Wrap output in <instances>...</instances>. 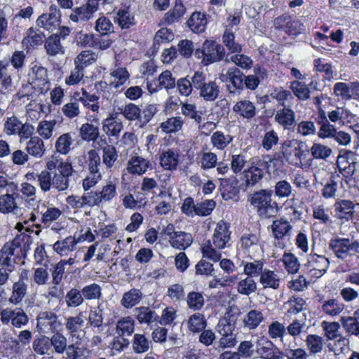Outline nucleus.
<instances>
[{"label": "nucleus", "instance_id": "f8f14e48", "mask_svg": "<svg viewBox=\"0 0 359 359\" xmlns=\"http://www.w3.org/2000/svg\"><path fill=\"white\" fill-rule=\"evenodd\" d=\"M19 199L20 192L18 187L16 189H11L8 187L7 192L0 196V212L21 215L22 208L18 205Z\"/></svg>", "mask_w": 359, "mask_h": 359}, {"label": "nucleus", "instance_id": "0e129e2a", "mask_svg": "<svg viewBox=\"0 0 359 359\" xmlns=\"http://www.w3.org/2000/svg\"><path fill=\"white\" fill-rule=\"evenodd\" d=\"M255 107L250 101H241L233 107V111L246 118H250L255 114Z\"/></svg>", "mask_w": 359, "mask_h": 359}, {"label": "nucleus", "instance_id": "a18cd8bd", "mask_svg": "<svg viewBox=\"0 0 359 359\" xmlns=\"http://www.w3.org/2000/svg\"><path fill=\"white\" fill-rule=\"evenodd\" d=\"M60 20L54 15L51 16L48 13L41 15L36 20V25L46 30L53 32L59 26Z\"/></svg>", "mask_w": 359, "mask_h": 359}, {"label": "nucleus", "instance_id": "5fc2aeb1", "mask_svg": "<svg viewBox=\"0 0 359 359\" xmlns=\"http://www.w3.org/2000/svg\"><path fill=\"white\" fill-rule=\"evenodd\" d=\"M118 156L116 149L113 145L107 144L102 148V162L107 168L114 165Z\"/></svg>", "mask_w": 359, "mask_h": 359}, {"label": "nucleus", "instance_id": "0eeeda50", "mask_svg": "<svg viewBox=\"0 0 359 359\" xmlns=\"http://www.w3.org/2000/svg\"><path fill=\"white\" fill-rule=\"evenodd\" d=\"M303 266L309 276L319 278L327 272L330 262L325 256L311 252Z\"/></svg>", "mask_w": 359, "mask_h": 359}, {"label": "nucleus", "instance_id": "79ce46f5", "mask_svg": "<svg viewBox=\"0 0 359 359\" xmlns=\"http://www.w3.org/2000/svg\"><path fill=\"white\" fill-rule=\"evenodd\" d=\"M45 35L43 33L37 29L30 27L27 31V36L23 39V43L27 47H35L42 44Z\"/></svg>", "mask_w": 359, "mask_h": 359}, {"label": "nucleus", "instance_id": "774afa93", "mask_svg": "<svg viewBox=\"0 0 359 359\" xmlns=\"http://www.w3.org/2000/svg\"><path fill=\"white\" fill-rule=\"evenodd\" d=\"M283 356L287 357V359H307L308 354L306 351L302 348H292L290 344L283 343Z\"/></svg>", "mask_w": 359, "mask_h": 359}, {"label": "nucleus", "instance_id": "a211bd4d", "mask_svg": "<svg viewBox=\"0 0 359 359\" xmlns=\"http://www.w3.org/2000/svg\"><path fill=\"white\" fill-rule=\"evenodd\" d=\"M97 9V2L88 0L86 4L75 8L69 15V19L76 23L87 21L93 17Z\"/></svg>", "mask_w": 359, "mask_h": 359}, {"label": "nucleus", "instance_id": "6ab92c4d", "mask_svg": "<svg viewBox=\"0 0 359 359\" xmlns=\"http://www.w3.org/2000/svg\"><path fill=\"white\" fill-rule=\"evenodd\" d=\"M259 283L264 290H276L280 286L282 278L277 270L265 268L259 278Z\"/></svg>", "mask_w": 359, "mask_h": 359}, {"label": "nucleus", "instance_id": "a878e982", "mask_svg": "<svg viewBox=\"0 0 359 359\" xmlns=\"http://www.w3.org/2000/svg\"><path fill=\"white\" fill-rule=\"evenodd\" d=\"M78 241L74 236H67L65 238L58 240L53 245V249L60 256H67L75 250Z\"/></svg>", "mask_w": 359, "mask_h": 359}, {"label": "nucleus", "instance_id": "09e8293b", "mask_svg": "<svg viewBox=\"0 0 359 359\" xmlns=\"http://www.w3.org/2000/svg\"><path fill=\"white\" fill-rule=\"evenodd\" d=\"M197 161L201 169L208 170L213 168L217 165V156L211 151H202L197 156Z\"/></svg>", "mask_w": 359, "mask_h": 359}, {"label": "nucleus", "instance_id": "58836bf2", "mask_svg": "<svg viewBox=\"0 0 359 359\" xmlns=\"http://www.w3.org/2000/svg\"><path fill=\"white\" fill-rule=\"evenodd\" d=\"M241 245L248 254H254L261 249L259 237L252 233L243 236L241 238Z\"/></svg>", "mask_w": 359, "mask_h": 359}, {"label": "nucleus", "instance_id": "9b49d317", "mask_svg": "<svg viewBox=\"0 0 359 359\" xmlns=\"http://www.w3.org/2000/svg\"><path fill=\"white\" fill-rule=\"evenodd\" d=\"M302 146V142L296 140H286L283 142L282 154L288 163L295 167L302 166V157L304 153Z\"/></svg>", "mask_w": 359, "mask_h": 359}, {"label": "nucleus", "instance_id": "052dcab7", "mask_svg": "<svg viewBox=\"0 0 359 359\" xmlns=\"http://www.w3.org/2000/svg\"><path fill=\"white\" fill-rule=\"evenodd\" d=\"M321 327L324 331L325 336L328 340H334L341 335L339 333L340 324L338 322H328L324 320L321 323Z\"/></svg>", "mask_w": 359, "mask_h": 359}, {"label": "nucleus", "instance_id": "423d86ee", "mask_svg": "<svg viewBox=\"0 0 359 359\" xmlns=\"http://www.w3.org/2000/svg\"><path fill=\"white\" fill-rule=\"evenodd\" d=\"M224 55V48L214 41L206 40L202 48L195 50V56L202 60L204 65H208L220 60Z\"/></svg>", "mask_w": 359, "mask_h": 359}, {"label": "nucleus", "instance_id": "864d4df0", "mask_svg": "<svg viewBox=\"0 0 359 359\" xmlns=\"http://www.w3.org/2000/svg\"><path fill=\"white\" fill-rule=\"evenodd\" d=\"M232 140L231 135H224L222 131L215 132L210 137L212 146L219 150L225 149L232 142Z\"/></svg>", "mask_w": 359, "mask_h": 359}, {"label": "nucleus", "instance_id": "bf43d9fd", "mask_svg": "<svg viewBox=\"0 0 359 359\" xmlns=\"http://www.w3.org/2000/svg\"><path fill=\"white\" fill-rule=\"evenodd\" d=\"M84 300H96L102 297V287L97 283L85 285L81 289Z\"/></svg>", "mask_w": 359, "mask_h": 359}, {"label": "nucleus", "instance_id": "cd10ccee", "mask_svg": "<svg viewBox=\"0 0 359 359\" xmlns=\"http://www.w3.org/2000/svg\"><path fill=\"white\" fill-rule=\"evenodd\" d=\"M295 116L294 111L289 108H283L277 111L274 119L284 130H290L294 127Z\"/></svg>", "mask_w": 359, "mask_h": 359}, {"label": "nucleus", "instance_id": "dca6fc26", "mask_svg": "<svg viewBox=\"0 0 359 359\" xmlns=\"http://www.w3.org/2000/svg\"><path fill=\"white\" fill-rule=\"evenodd\" d=\"M29 83L32 90H48L46 69L37 64L34 65L29 74Z\"/></svg>", "mask_w": 359, "mask_h": 359}, {"label": "nucleus", "instance_id": "c85d7f7f", "mask_svg": "<svg viewBox=\"0 0 359 359\" xmlns=\"http://www.w3.org/2000/svg\"><path fill=\"white\" fill-rule=\"evenodd\" d=\"M44 48L47 54L51 56L62 55L65 53V48L57 34H52L46 39Z\"/></svg>", "mask_w": 359, "mask_h": 359}, {"label": "nucleus", "instance_id": "5701e85b", "mask_svg": "<svg viewBox=\"0 0 359 359\" xmlns=\"http://www.w3.org/2000/svg\"><path fill=\"white\" fill-rule=\"evenodd\" d=\"M271 233L276 240L280 241L290 238L292 226L285 218H279L273 220L271 225Z\"/></svg>", "mask_w": 359, "mask_h": 359}, {"label": "nucleus", "instance_id": "338daca9", "mask_svg": "<svg viewBox=\"0 0 359 359\" xmlns=\"http://www.w3.org/2000/svg\"><path fill=\"white\" fill-rule=\"evenodd\" d=\"M65 301L67 307L79 306L84 302L81 290L76 288H72L67 292L65 296Z\"/></svg>", "mask_w": 359, "mask_h": 359}, {"label": "nucleus", "instance_id": "a19ab883", "mask_svg": "<svg viewBox=\"0 0 359 359\" xmlns=\"http://www.w3.org/2000/svg\"><path fill=\"white\" fill-rule=\"evenodd\" d=\"M207 20L204 14L194 13L187 20V25L195 33H200L205 29Z\"/></svg>", "mask_w": 359, "mask_h": 359}, {"label": "nucleus", "instance_id": "49530a36", "mask_svg": "<svg viewBox=\"0 0 359 359\" xmlns=\"http://www.w3.org/2000/svg\"><path fill=\"white\" fill-rule=\"evenodd\" d=\"M81 138L87 142H95L99 136V128L91 123H86L79 129Z\"/></svg>", "mask_w": 359, "mask_h": 359}, {"label": "nucleus", "instance_id": "72a5a7b5", "mask_svg": "<svg viewBox=\"0 0 359 359\" xmlns=\"http://www.w3.org/2000/svg\"><path fill=\"white\" fill-rule=\"evenodd\" d=\"M132 349L137 354L147 352L151 347V341L143 334H134L132 341Z\"/></svg>", "mask_w": 359, "mask_h": 359}, {"label": "nucleus", "instance_id": "3c124183", "mask_svg": "<svg viewBox=\"0 0 359 359\" xmlns=\"http://www.w3.org/2000/svg\"><path fill=\"white\" fill-rule=\"evenodd\" d=\"M286 328L283 323H280L278 320L272 321L268 326V336L271 339L276 340L280 339L281 342L283 344V337L285 334Z\"/></svg>", "mask_w": 359, "mask_h": 359}, {"label": "nucleus", "instance_id": "8fccbe9b", "mask_svg": "<svg viewBox=\"0 0 359 359\" xmlns=\"http://www.w3.org/2000/svg\"><path fill=\"white\" fill-rule=\"evenodd\" d=\"M129 77V74L125 68H118L111 73L109 81L110 88H118L124 84Z\"/></svg>", "mask_w": 359, "mask_h": 359}, {"label": "nucleus", "instance_id": "4468645a", "mask_svg": "<svg viewBox=\"0 0 359 359\" xmlns=\"http://www.w3.org/2000/svg\"><path fill=\"white\" fill-rule=\"evenodd\" d=\"M151 164L149 160L133 151L127 162L126 170L133 175H142L151 168Z\"/></svg>", "mask_w": 359, "mask_h": 359}, {"label": "nucleus", "instance_id": "603ef678", "mask_svg": "<svg viewBox=\"0 0 359 359\" xmlns=\"http://www.w3.org/2000/svg\"><path fill=\"white\" fill-rule=\"evenodd\" d=\"M50 347L53 346L55 352L58 354H62L67 349V339L65 335L57 331L49 338Z\"/></svg>", "mask_w": 359, "mask_h": 359}, {"label": "nucleus", "instance_id": "412c9836", "mask_svg": "<svg viewBox=\"0 0 359 359\" xmlns=\"http://www.w3.org/2000/svg\"><path fill=\"white\" fill-rule=\"evenodd\" d=\"M319 309L326 316L335 317L339 316L345 309V305L337 299L332 298L319 300Z\"/></svg>", "mask_w": 359, "mask_h": 359}, {"label": "nucleus", "instance_id": "39448f33", "mask_svg": "<svg viewBox=\"0 0 359 359\" xmlns=\"http://www.w3.org/2000/svg\"><path fill=\"white\" fill-rule=\"evenodd\" d=\"M269 161H272V159L270 158L268 161L258 158H252L250 166L243 172V186L245 190L253 187L261 182L264 176L265 170L268 168Z\"/></svg>", "mask_w": 359, "mask_h": 359}, {"label": "nucleus", "instance_id": "13d9d810", "mask_svg": "<svg viewBox=\"0 0 359 359\" xmlns=\"http://www.w3.org/2000/svg\"><path fill=\"white\" fill-rule=\"evenodd\" d=\"M343 328L349 335L359 336V321L351 316H342L339 320Z\"/></svg>", "mask_w": 359, "mask_h": 359}, {"label": "nucleus", "instance_id": "6e6d98bb", "mask_svg": "<svg viewBox=\"0 0 359 359\" xmlns=\"http://www.w3.org/2000/svg\"><path fill=\"white\" fill-rule=\"evenodd\" d=\"M134 17L127 9H120L114 17V22L122 29L129 28L135 24Z\"/></svg>", "mask_w": 359, "mask_h": 359}, {"label": "nucleus", "instance_id": "c03bdc74", "mask_svg": "<svg viewBox=\"0 0 359 359\" xmlns=\"http://www.w3.org/2000/svg\"><path fill=\"white\" fill-rule=\"evenodd\" d=\"M236 289L239 294L248 296L256 292L257 284L253 278L247 276L238 283Z\"/></svg>", "mask_w": 359, "mask_h": 359}, {"label": "nucleus", "instance_id": "1a4fd4ad", "mask_svg": "<svg viewBox=\"0 0 359 359\" xmlns=\"http://www.w3.org/2000/svg\"><path fill=\"white\" fill-rule=\"evenodd\" d=\"M177 90H217V86L214 81H207L205 76L199 72H195L191 80L187 78H182L177 82Z\"/></svg>", "mask_w": 359, "mask_h": 359}, {"label": "nucleus", "instance_id": "680f3d73", "mask_svg": "<svg viewBox=\"0 0 359 359\" xmlns=\"http://www.w3.org/2000/svg\"><path fill=\"white\" fill-rule=\"evenodd\" d=\"M135 322L129 316L120 319L116 324V332L119 336L130 335L135 329Z\"/></svg>", "mask_w": 359, "mask_h": 359}, {"label": "nucleus", "instance_id": "bb28decb", "mask_svg": "<svg viewBox=\"0 0 359 359\" xmlns=\"http://www.w3.org/2000/svg\"><path fill=\"white\" fill-rule=\"evenodd\" d=\"M221 79L226 83L227 90L235 88L240 90L243 86V76L238 69H229L226 74H222Z\"/></svg>", "mask_w": 359, "mask_h": 359}, {"label": "nucleus", "instance_id": "f257e3e1", "mask_svg": "<svg viewBox=\"0 0 359 359\" xmlns=\"http://www.w3.org/2000/svg\"><path fill=\"white\" fill-rule=\"evenodd\" d=\"M230 224L220 220L214 230L211 240L208 241L201 247L203 256L213 262L220 260V250L227 247L231 239Z\"/></svg>", "mask_w": 359, "mask_h": 359}, {"label": "nucleus", "instance_id": "f704fd0d", "mask_svg": "<svg viewBox=\"0 0 359 359\" xmlns=\"http://www.w3.org/2000/svg\"><path fill=\"white\" fill-rule=\"evenodd\" d=\"M142 299L140 290L133 288L125 292L121 299V304L126 309H131L137 305Z\"/></svg>", "mask_w": 359, "mask_h": 359}, {"label": "nucleus", "instance_id": "e433bc0d", "mask_svg": "<svg viewBox=\"0 0 359 359\" xmlns=\"http://www.w3.org/2000/svg\"><path fill=\"white\" fill-rule=\"evenodd\" d=\"M236 327V320L229 313H226L224 317L219 319L216 330L221 334H232Z\"/></svg>", "mask_w": 359, "mask_h": 359}, {"label": "nucleus", "instance_id": "b1692460", "mask_svg": "<svg viewBox=\"0 0 359 359\" xmlns=\"http://www.w3.org/2000/svg\"><path fill=\"white\" fill-rule=\"evenodd\" d=\"M74 143V133H65L60 135L55 142V150L53 154L67 155L73 149Z\"/></svg>", "mask_w": 359, "mask_h": 359}, {"label": "nucleus", "instance_id": "20e7f679", "mask_svg": "<svg viewBox=\"0 0 359 359\" xmlns=\"http://www.w3.org/2000/svg\"><path fill=\"white\" fill-rule=\"evenodd\" d=\"M248 201L263 218H269L276 215L278 211V204L272 199V191L261 189L248 196Z\"/></svg>", "mask_w": 359, "mask_h": 359}, {"label": "nucleus", "instance_id": "2f4dec72", "mask_svg": "<svg viewBox=\"0 0 359 359\" xmlns=\"http://www.w3.org/2000/svg\"><path fill=\"white\" fill-rule=\"evenodd\" d=\"M264 320L262 311L258 309L250 310L243 318V326L248 330L256 329Z\"/></svg>", "mask_w": 359, "mask_h": 359}, {"label": "nucleus", "instance_id": "c756f323", "mask_svg": "<svg viewBox=\"0 0 359 359\" xmlns=\"http://www.w3.org/2000/svg\"><path fill=\"white\" fill-rule=\"evenodd\" d=\"M305 344L311 355H316L321 353L325 345V340L323 337L316 334H309L306 336Z\"/></svg>", "mask_w": 359, "mask_h": 359}, {"label": "nucleus", "instance_id": "7ed1b4c3", "mask_svg": "<svg viewBox=\"0 0 359 359\" xmlns=\"http://www.w3.org/2000/svg\"><path fill=\"white\" fill-rule=\"evenodd\" d=\"M27 236H18L13 241L6 243L0 250V265L12 269L16 263V258L25 256L28 244Z\"/></svg>", "mask_w": 359, "mask_h": 359}, {"label": "nucleus", "instance_id": "4d7b16f0", "mask_svg": "<svg viewBox=\"0 0 359 359\" xmlns=\"http://www.w3.org/2000/svg\"><path fill=\"white\" fill-rule=\"evenodd\" d=\"M182 125L183 121L181 117H172L161 123L159 128H161V131L163 133H172L181 130Z\"/></svg>", "mask_w": 359, "mask_h": 359}, {"label": "nucleus", "instance_id": "f3484780", "mask_svg": "<svg viewBox=\"0 0 359 359\" xmlns=\"http://www.w3.org/2000/svg\"><path fill=\"white\" fill-rule=\"evenodd\" d=\"M158 159L160 166L164 170L170 172L177 170L181 162L180 151L175 149L163 150Z\"/></svg>", "mask_w": 359, "mask_h": 359}, {"label": "nucleus", "instance_id": "69168bd1", "mask_svg": "<svg viewBox=\"0 0 359 359\" xmlns=\"http://www.w3.org/2000/svg\"><path fill=\"white\" fill-rule=\"evenodd\" d=\"M32 348L36 354L40 355L48 353L50 349L49 338L42 335L34 339L32 342Z\"/></svg>", "mask_w": 359, "mask_h": 359}, {"label": "nucleus", "instance_id": "9d476101", "mask_svg": "<svg viewBox=\"0 0 359 359\" xmlns=\"http://www.w3.org/2000/svg\"><path fill=\"white\" fill-rule=\"evenodd\" d=\"M283 352L268 338L262 337L258 339L255 344V358L262 359H280Z\"/></svg>", "mask_w": 359, "mask_h": 359}, {"label": "nucleus", "instance_id": "4be33fe9", "mask_svg": "<svg viewBox=\"0 0 359 359\" xmlns=\"http://www.w3.org/2000/svg\"><path fill=\"white\" fill-rule=\"evenodd\" d=\"M118 112L109 114L102 121V130L108 135L118 137L123 129V123Z\"/></svg>", "mask_w": 359, "mask_h": 359}, {"label": "nucleus", "instance_id": "ddd939ff", "mask_svg": "<svg viewBox=\"0 0 359 359\" xmlns=\"http://www.w3.org/2000/svg\"><path fill=\"white\" fill-rule=\"evenodd\" d=\"M36 327L39 332L43 334L55 333L61 325L57 314L51 311H44L39 313Z\"/></svg>", "mask_w": 359, "mask_h": 359}, {"label": "nucleus", "instance_id": "de8ad7c7", "mask_svg": "<svg viewBox=\"0 0 359 359\" xmlns=\"http://www.w3.org/2000/svg\"><path fill=\"white\" fill-rule=\"evenodd\" d=\"M285 270L290 274L297 273L300 268V262L298 258L291 252H285L282 257Z\"/></svg>", "mask_w": 359, "mask_h": 359}, {"label": "nucleus", "instance_id": "6e6552de", "mask_svg": "<svg viewBox=\"0 0 359 359\" xmlns=\"http://www.w3.org/2000/svg\"><path fill=\"white\" fill-rule=\"evenodd\" d=\"M329 248L337 258L344 259L358 252L359 242L344 238H332L329 242Z\"/></svg>", "mask_w": 359, "mask_h": 359}, {"label": "nucleus", "instance_id": "f03ea898", "mask_svg": "<svg viewBox=\"0 0 359 359\" xmlns=\"http://www.w3.org/2000/svg\"><path fill=\"white\" fill-rule=\"evenodd\" d=\"M46 168L55 172L53 175V187L59 191H65L69 186V177L74 172L71 162L65 161L62 156L53 154L46 160Z\"/></svg>", "mask_w": 359, "mask_h": 359}, {"label": "nucleus", "instance_id": "ea45409f", "mask_svg": "<svg viewBox=\"0 0 359 359\" xmlns=\"http://www.w3.org/2000/svg\"><path fill=\"white\" fill-rule=\"evenodd\" d=\"M28 284L16 281L13 284L12 293L8 299L9 302L14 305L21 303L27 294Z\"/></svg>", "mask_w": 359, "mask_h": 359}, {"label": "nucleus", "instance_id": "e2e57ef3", "mask_svg": "<svg viewBox=\"0 0 359 359\" xmlns=\"http://www.w3.org/2000/svg\"><path fill=\"white\" fill-rule=\"evenodd\" d=\"M96 60L97 55L94 53L90 50H83L75 58L74 63L76 67L83 70L86 67L94 63Z\"/></svg>", "mask_w": 359, "mask_h": 359}, {"label": "nucleus", "instance_id": "aec40b11", "mask_svg": "<svg viewBox=\"0 0 359 359\" xmlns=\"http://www.w3.org/2000/svg\"><path fill=\"white\" fill-rule=\"evenodd\" d=\"M84 324V320L82 312H80L76 316H69L65 320V328L69 335L73 339L76 340H81L82 336L85 332L82 330V327Z\"/></svg>", "mask_w": 359, "mask_h": 359}, {"label": "nucleus", "instance_id": "2eb2a0df", "mask_svg": "<svg viewBox=\"0 0 359 359\" xmlns=\"http://www.w3.org/2000/svg\"><path fill=\"white\" fill-rule=\"evenodd\" d=\"M357 205H358V203H355L351 200L339 199L333 205L334 216L345 222L352 220L355 216Z\"/></svg>", "mask_w": 359, "mask_h": 359}, {"label": "nucleus", "instance_id": "7c9ffc66", "mask_svg": "<svg viewBox=\"0 0 359 359\" xmlns=\"http://www.w3.org/2000/svg\"><path fill=\"white\" fill-rule=\"evenodd\" d=\"M172 247L178 250H185L193 243L191 233L184 231H177L169 240Z\"/></svg>", "mask_w": 359, "mask_h": 359}, {"label": "nucleus", "instance_id": "393cba45", "mask_svg": "<svg viewBox=\"0 0 359 359\" xmlns=\"http://www.w3.org/2000/svg\"><path fill=\"white\" fill-rule=\"evenodd\" d=\"M25 151L29 156L39 159L45 155L46 149L43 140L39 136H34L27 142Z\"/></svg>", "mask_w": 359, "mask_h": 359}, {"label": "nucleus", "instance_id": "473e14b6", "mask_svg": "<svg viewBox=\"0 0 359 359\" xmlns=\"http://www.w3.org/2000/svg\"><path fill=\"white\" fill-rule=\"evenodd\" d=\"M185 323L187 329L191 333H198L207 326L205 316L201 313H195L190 316Z\"/></svg>", "mask_w": 359, "mask_h": 359}, {"label": "nucleus", "instance_id": "4c0bfd02", "mask_svg": "<svg viewBox=\"0 0 359 359\" xmlns=\"http://www.w3.org/2000/svg\"><path fill=\"white\" fill-rule=\"evenodd\" d=\"M20 192L22 194V199L25 201L28 208L34 207L38 201L36 199V189L32 184L24 182L21 184Z\"/></svg>", "mask_w": 359, "mask_h": 359}, {"label": "nucleus", "instance_id": "c9c22d12", "mask_svg": "<svg viewBox=\"0 0 359 359\" xmlns=\"http://www.w3.org/2000/svg\"><path fill=\"white\" fill-rule=\"evenodd\" d=\"M241 265L243 266L244 273L252 278L260 276L265 269L264 262L261 259H255L252 262L243 261Z\"/></svg>", "mask_w": 359, "mask_h": 359}, {"label": "nucleus", "instance_id": "37998d69", "mask_svg": "<svg viewBox=\"0 0 359 359\" xmlns=\"http://www.w3.org/2000/svg\"><path fill=\"white\" fill-rule=\"evenodd\" d=\"M57 124L55 120L41 121L37 126L36 133L39 137L43 140H49L53 135V130Z\"/></svg>", "mask_w": 359, "mask_h": 359}]
</instances>
